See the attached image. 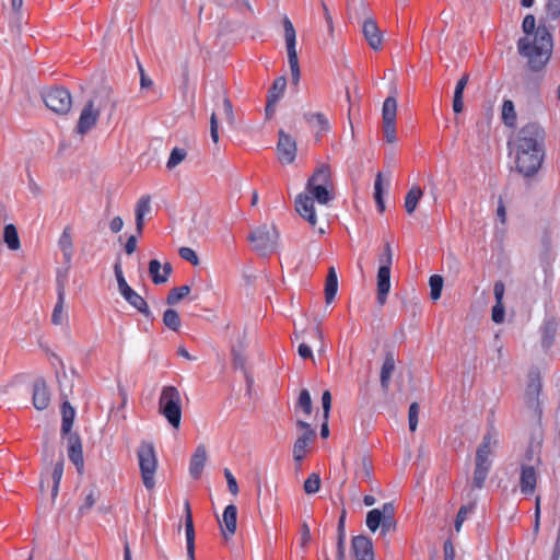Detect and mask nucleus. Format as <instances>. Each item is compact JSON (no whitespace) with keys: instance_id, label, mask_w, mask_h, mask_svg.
Returning a JSON list of instances; mask_svg holds the SVG:
<instances>
[{"instance_id":"obj_1","label":"nucleus","mask_w":560,"mask_h":560,"mask_svg":"<svg viewBox=\"0 0 560 560\" xmlns=\"http://www.w3.org/2000/svg\"><path fill=\"white\" fill-rule=\"evenodd\" d=\"M545 130L537 122H529L516 138V168L525 177L535 175L545 156Z\"/></svg>"},{"instance_id":"obj_2","label":"nucleus","mask_w":560,"mask_h":560,"mask_svg":"<svg viewBox=\"0 0 560 560\" xmlns=\"http://www.w3.org/2000/svg\"><path fill=\"white\" fill-rule=\"evenodd\" d=\"M518 52L528 59V66L533 71L541 70L550 59L552 51L551 34L545 26H538L534 38L525 36L517 42Z\"/></svg>"},{"instance_id":"obj_3","label":"nucleus","mask_w":560,"mask_h":560,"mask_svg":"<svg viewBox=\"0 0 560 560\" xmlns=\"http://www.w3.org/2000/svg\"><path fill=\"white\" fill-rule=\"evenodd\" d=\"M108 106L113 112L116 102L112 98V89L102 86L94 92L93 96L83 106L75 128L77 132L82 136L88 133L95 127L101 112Z\"/></svg>"},{"instance_id":"obj_4","label":"nucleus","mask_w":560,"mask_h":560,"mask_svg":"<svg viewBox=\"0 0 560 560\" xmlns=\"http://www.w3.org/2000/svg\"><path fill=\"white\" fill-rule=\"evenodd\" d=\"M159 412L167 422L178 429L182 420V397L175 386H164L159 397Z\"/></svg>"},{"instance_id":"obj_5","label":"nucleus","mask_w":560,"mask_h":560,"mask_svg":"<svg viewBox=\"0 0 560 560\" xmlns=\"http://www.w3.org/2000/svg\"><path fill=\"white\" fill-rule=\"evenodd\" d=\"M139 468L144 487L151 490L155 486L154 476L158 468V457L152 442L142 441L137 450Z\"/></svg>"},{"instance_id":"obj_6","label":"nucleus","mask_w":560,"mask_h":560,"mask_svg":"<svg viewBox=\"0 0 560 560\" xmlns=\"http://www.w3.org/2000/svg\"><path fill=\"white\" fill-rule=\"evenodd\" d=\"M279 231L272 225H260L255 229L248 236V241L253 244V248L262 256H268L276 252L279 241Z\"/></svg>"},{"instance_id":"obj_7","label":"nucleus","mask_w":560,"mask_h":560,"mask_svg":"<svg viewBox=\"0 0 560 560\" xmlns=\"http://www.w3.org/2000/svg\"><path fill=\"white\" fill-rule=\"evenodd\" d=\"M380 267L377 270V294L376 300L380 305H384L390 290V268L393 264V250L389 243L384 245V252L378 257Z\"/></svg>"},{"instance_id":"obj_8","label":"nucleus","mask_w":560,"mask_h":560,"mask_svg":"<svg viewBox=\"0 0 560 560\" xmlns=\"http://www.w3.org/2000/svg\"><path fill=\"white\" fill-rule=\"evenodd\" d=\"M541 377L537 371H530L528 374V382L524 393V401L527 409L532 412V417L536 420H540L542 409L540 406V394H541Z\"/></svg>"},{"instance_id":"obj_9","label":"nucleus","mask_w":560,"mask_h":560,"mask_svg":"<svg viewBox=\"0 0 560 560\" xmlns=\"http://www.w3.org/2000/svg\"><path fill=\"white\" fill-rule=\"evenodd\" d=\"M42 98L50 110L59 115L68 114L72 107L70 92L61 86L43 90Z\"/></svg>"},{"instance_id":"obj_10","label":"nucleus","mask_w":560,"mask_h":560,"mask_svg":"<svg viewBox=\"0 0 560 560\" xmlns=\"http://www.w3.org/2000/svg\"><path fill=\"white\" fill-rule=\"evenodd\" d=\"M283 28H284V37H285V45H287V51H288V61L291 69L292 80L298 83L300 80V67H299V59L298 54L295 49L296 44V34L294 26L289 18L283 19Z\"/></svg>"},{"instance_id":"obj_11","label":"nucleus","mask_w":560,"mask_h":560,"mask_svg":"<svg viewBox=\"0 0 560 560\" xmlns=\"http://www.w3.org/2000/svg\"><path fill=\"white\" fill-rule=\"evenodd\" d=\"M397 101L394 95L385 98L382 108L383 132L388 143H394L396 137Z\"/></svg>"},{"instance_id":"obj_12","label":"nucleus","mask_w":560,"mask_h":560,"mask_svg":"<svg viewBox=\"0 0 560 560\" xmlns=\"http://www.w3.org/2000/svg\"><path fill=\"white\" fill-rule=\"evenodd\" d=\"M296 142L282 129L278 132L277 155L282 164H292L296 158Z\"/></svg>"},{"instance_id":"obj_13","label":"nucleus","mask_w":560,"mask_h":560,"mask_svg":"<svg viewBox=\"0 0 560 560\" xmlns=\"http://www.w3.org/2000/svg\"><path fill=\"white\" fill-rule=\"evenodd\" d=\"M295 210L311 226L316 225L317 218L314 209V199L308 194H299L296 196Z\"/></svg>"},{"instance_id":"obj_14","label":"nucleus","mask_w":560,"mask_h":560,"mask_svg":"<svg viewBox=\"0 0 560 560\" xmlns=\"http://www.w3.org/2000/svg\"><path fill=\"white\" fill-rule=\"evenodd\" d=\"M351 549L357 560H374L373 544L366 536H354L351 540Z\"/></svg>"},{"instance_id":"obj_15","label":"nucleus","mask_w":560,"mask_h":560,"mask_svg":"<svg viewBox=\"0 0 560 560\" xmlns=\"http://www.w3.org/2000/svg\"><path fill=\"white\" fill-rule=\"evenodd\" d=\"M33 406L37 410H45L50 404V392L44 378H36L33 383Z\"/></svg>"},{"instance_id":"obj_16","label":"nucleus","mask_w":560,"mask_h":560,"mask_svg":"<svg viewBox=\"0 0 560 560\" xmlns=\"http://www.w3.org/2000/svg\"><path fill=\"white\" fill-rule=\"evenodd\" d=\"M362 33L364 38L366 39L369 46L373 50H380L383 46V34L378 28L375 20L369 18L364 20L362 25Z\"/></svg>"},{"instance_id":"obj_17","label":"nucleus","mask_w":560,"mask_h":560,"mask_svg":"<svg viewBox=\"0 0 560 560\" xmlns=\"http://www.w3.org/2000/svg\"><path fill=\"white\" fill-rule=\"evenodd\" d=\"M57 303L54 307L52 315H51V322L55 325L62 324L63 319L66 318L63 305H65V296H66V275L61 276L60 272L57 275Z\"/></svg>"},{"instance_id":"obj_18","label":"nucleus","mask_w":560,"mask_h":560,"mask_svg":"<svg viewBox=\"0 0 560 560\" xmlns=\"http://www.w3.org/2000/svg\"><path fill=\"white\" fill-rule=\"evenodd\" d=\"M68 456L77 467L78 471L82 472L84 467L82 443L77 433L69 434L68 436Z\"/></svg>"},{"instance_id":"obj_19","label":"nucleus","mask_w":560,"mask_h":560,"mask_svg":"<svg viewBox=\"0 0 560 560\" xmlns=\"http://www.w3.org/2000/svg\"><path fill=\"white\" fill-rule=\"evenodd\" d=\"M185 532H186V548L188 560H195V528L190 504L185 502Z\"/></svg>"},{"instance_id":"obj_20","label":"nucleus","mask_w":560,"mask_h":560,"mask_svg":"<svg viewBox=\"0 0 560 560\" xmlns=\"http://www.w3.org/2000/svg\"><path fill=\"white\" fill-rule=\"evenodd\" d=\"M537 483V474L533 466H522L520 488L521 492L525 495H530L535 492Z\"/></svg>"},{"instance_id":"obj_21","label":"nucleus","mask_w":560,"mask_h":560,"mask_svg":"<svg viewBox=\"0 0 560 560\" xmlns=\"http://www.w3.org/2000/svg\"><path fill=\"white\" fill-rule=\"evenodd\" d=\"M207 462V450L205 445H198L189 463V474L194 479L200 478Z\"/></svg>"},{"instance_id":"obj_22","label":"nucleus","mask_w":560,"mask_h":560,"mask_svg":"<svg viewBox=\"0 0 560 560\" xmlns=\"http://www.w3.org/2000/svg\"><path fill=\"white\" fill-rule=\"evenodd\" d=\"M236 517H237V509L234 504H230L224 509L222 515V532L225 539L235 534L236 530Z\"/></svg>"},{"instance_id":"obj_23","label":"nucleus","mask_w":560,"mask_h":560,"mask_svg":"<svg viewBox=\"0 0 560 560\" xmlns=\"http://www.w3.org/2000/svg\"><path fill=\"white\" fill-rule=\"evenodd\" d=\"M316 438L315 431L303 432L293 445V458L295 462H302L307 453V446Z\"/></svg>"},{"instance_id":"obj_24","label":"nucleus","mask_w":560,"mask_h":560,"mask_svg":"<svg viewBox=\"0 0 560 560\" xmlns=\"http://www.w3.org/2000/svg\"><path fill=\"white\" fill-rule=\"evenodd\" d=\"M124 299L138 312L144 315L147 318L151 317L152 313L145 302V300L139 295L133 289L130 287L120 293Z\"/></svg>"},{"instance_id":"obj_25","label":"nucleus","mask_w":560,"mask_h":560,"mask_svg":"<svg viewBox=\"0 0 560 560\" xmlns=\"http://www.w3.org/2000/svg\"><path fill=\"white\" fill-rule=\"evenodd\" d=\"M332 187L331 171L327 164H323L315 170L313 175L308 178L306 187L314 186Z\"/></svg>"},{"instance_id":"obj_26","label":"nucleus","mask_w":560,"mask_h":560,"mask_svg":"<svg viewBox=\"0 0 560 560\" xmlns=\"http://www.w3.org/2000/svg\"><path fill=\"white\" fill-rule=\"evenodd\" d=\"M395 364L396 361L394 353L392 351L386 352L380 375L381 386L385 393L389 389L390 378L395 370Z\"/></svg>"},{"instance_id":"obj_27","label":"nucleus","mask_w":560,"mask_h":560,"mask_svg":"<svg viewBox=\"0 0 560 560\" xmlns=\"http://www.w3.org/2000/svg\"><path fill=\"white\" fill-rule=\"evenodd\" d=\"M151 212V198L150 196H142L135 209V215H136V230L139 235L143 232L144 226V217Z\"/></svg>"},{"instance_id":"obj_28","label":"nucleus","mask_w":560,"mask_h":560,"mask_svg":"<svg viewBox=\"0 0 560 560\" xmlns=\"http://www.w3.org/2000/svg\"><path fill=\"white\" fill-rule=\"evenodd\" d=\"M58 246L62 253L66 265H70L73 256V242L71 228L66 226L59 237Z\"/></svg>"},{"instance_id":"obj_29","label":"nucleus","mask_w":560,"mask_h":560,"mask_svg":"<svg viewBox=\"0 0 560 560\" xmlns=\"http://www.w3.org/2000/svg\"><path fill=\"white\" fill-rule=\"evenodd\" d=\"M61 416H62V421H61V433L63 435H69L70 434V431H71V428L73 425V421H74V417H75V410L74 408L70 405V402L68 400H65L61 405Z\"/></svg>"},{"instance_id":"obj_30","label":"nucleus","mask_w":560,"mask_h":560,"mask_svg":"<svg viewBox=\"0 0 560 560\" xmlns=\"http://www.w3.org/2000/svg\"><path fill=\"white\" fill-rule=\"evenodd\" d=\"M338 291V277L334 267L328 269L325 283V300L326 303H331Z\"/></svg>"},{"instance_id":"obj_31","label":"nucleus","mask_w":560,"mask_h":560,"mask_svg":"<svg viewBox=\"0 0 560 560\" xmlns=\"http://www.w3.org/2000/svg\"><path fill=\"white\" fill-rule=\"evenodd\" d=\"M422 196H423V190L417 185L412 186L408 190V192L405 197V205H404L408 214L413 213V211L416 210L418 202Z\"/></svg>"},{"instance_id":"obj_32","label":"nucleus","mask_w":560,"mask_h":560,"mask_svg":"<svg viewBox=\"0 0 560 560\" xmlns=\"http://www.w3.org/2000/svg\"><path fill=\"white\" fill-rule=\"evenodd\" d=\"M330 189H332V187H325L319 185L314 187H306L308 195L320 205H327L332 199Z\"/></svg>"},{"instance_id":"obj_33","label":"nucleus","mask_w":560,"mask_h":560,"mask_svg":"<svg viewBox=\"0 0 560 560\" xmlns=\"http://www.w3.org/2000/svg\"><path fill=\"white\" fill-rule=\"evenodd\" d=\"M3 242L11 250H18L21 246L18 230L13 224H7L3 230Z\"/></svg>"},{"instance_id":"obj_34","label":"nucleus","mask_w":560,"mask_h":560,"mask_svg":"<svg viewBox=\"0 0 560 560\" xmlns=\"http://www.w3.org/2000/svg\"><path fill=\"white\" fill-rule=\"evenodd\" d=\"M384 514H385L384 506L382 508V510L373 509L368 512L365 523H366L368 528L372 533H375L378 529V527H381V524L384 518Z\"/></svg>"},{"instance_id":"obj_35","label":"nucleus","mask_w":560,"mask_h":560,"mask_svg":"<svg viewBox=\"0 0 560 560\" xmlns=\"http://www.w3.org/2000/svg\"><path fill=\"white\" fill-rule=\"evenodd\" d=\"M384 518L381 524L382 534L385 535L390 528H394L396 525L394 515H395V506L392 502L384 503Z\"/></svg>"},{"instance_id":"obj_36","label":"nucleus","mask_w":560,"mask_h":560,"mask_svg":"<svg viewBox=\"0 0 560 560\" xmlns=\"http://www.w3.org/2000/svg\"><path fill=\"white\" fill-rule=\"evenodd\" d=\"M285 88L287 79L284 77L277 78L268 91L267 98L272 100V102H279L285 91Z\"/></svg>"},{"instance_id":"obj_37","label":"nucleus","mask_w":560,"mask_h":560,"mask_svg":"<svg viewBox=\"0 0 560 560\" xmlns=\"http://www.w3.org/2000/svg\"><path fill=\"white\" fill-rule=\"evenodd\" d=\"M304 119L312 126H316L320 131H327L329 129L328 119L322 113H305Z\"/></svg>"},{"instance_id":"obj_38","label":"nucleus","mask_w":560,"mask_h":560,"mask_svg":"<svg viewBox=\"0 0 560 560\" xmlns=\"http://www.w3.org/2000/svg\"><path fill=\"white\" fill-rule=\"evenodd\" d=\"M502 120L509 126L513 127L516 121V112L514 103L511 100H505L502 105Z\"/></svg>"},{"instance_id":"obj_39","label":"nucleus","mask_w":560,"mask_h":560,"mask_svg":"<svg viewBox=\"0 0 560 560\" xmlns=\"http://www.w3.org/2000/svg\"><path fill=\"white\" fill-rule=\"evenodd\" d=\"M383 194H384L383 176H382V173H377V175L375 177V182H374V199H375V202H376V206H377V209L380 212L385 211Z\"/></svg>"},{"instance_id":"obj_40","label":"nucleus","mask_w":560,"mask_h":560,"mask_svg":"<svg viewBox=\"0 0 560 560\" xmlns=\"http://www.w3.org/2000/svg\"><path fill=\"white\" fill-rule=\"evenodd\" d=\"M190 293V287L189 285H182L173 288L166 298V303L168 305H175L177 304L182 299L187 296Z\"/></svg>"},{"instance_id":"obj_41","label":"nucleus","mask_w":560,"mask_h":560,"mask_svg":"<svg viewBox=\"0 0 560 560\" xmlns=\"http://www.w3.org/2000/svg\"><path fill=\"white\" fill-rule=\"evenodd\" d=\"M163 323L167 328L177 331L180 327V317L177 311L167 308L163 314Z\"/></svg>"},{"instance_id":"obj_42","label":"nucleus","mask_w":560,"mask_h":560,"mask_svg":"<svg viewBox=\"0 0 560 560\" xmlns=\"http://www.w3.org/2000/svg\"><path fill=\"white\" fill-rule=\"evenodd\" d=\"M345 520H346V511L342 512V514L338 521L337 557L341 558V559L345 557V539H346Z\"/></svg>"},{"instance_id":"obj_43","label":"nucleus","mask_w":560,"mask_h":560,"mask_svg":"<svg viewBox=\"0 0 560 560\" xmlns=\"http://www.w3.org/2000/svg\"><path fill=\"white\" fill-rule=\"evenodd\" d=\"M490 468L486 466H480V464L475 466L474 477H472V486L476 489H481L483 483L488 477Z\"/></svg>"},{"instance_id":"obj_44","label":"nucleus","mask_w":560,"mask_h":560,"mask_svg":"<svg viewBox=\"0 0 560 560\" xmlns=\"http://www.w3.org/2000/svg\"><path fill=\"white\" fill-rule=\"evenodd\" d=\"M430 285V296L433 301H436L441 298L442 289H443V278L439 275H433L429 279Z\"/></svg>"},{"instance_id":"obj_45","label":"nucleus","mask_w":560,"mask_h":560,"mask_svg":"<svg viewBox=\"0 0 560 560\" xmlns=\"http://www.w3.org/2000/svg\"><path fill=\"white\" fill-rule=\"evenodd\" d=\"M320 488V477L318 474H311L307 479L304 481L303 489L307 494H315L319 491Z\"/></svg>"},{"instance_id":"obj_46","label":"nucleus","mask_w":560,"mask_h":560,"mask_svg":"<svg viewBox=\"0 0 560 560\" xmlns=\"http://www.w3.org/2000/svg\"><path fill=\"white\" fill-rule=\"evenodd\" d=\"M187 156V152L183 148H174L170 154L168 161L166 163V167L168 170H173L178 164H180L185 158Z\"/></svg>"},{"instance_id":"obj_47","label":"nucleus","mask_w":560,"mask_h":560,"mask_svg":"<svg viewBox=\"0 0 560 560\" xmlns=\"http://www.w3.org/2000/svg\"><path fill=\"white\" fill-rule=\"evenodd\" d=\"M491 450L487 445H479L476 452V465L486 466L491 468L490 459Z\"/></svg>"},{"instance_id":"obj_48","label":"nucleus","mask_w":560,"mask_h":560,"mask_svg":"<svg viewBox=\"0 0 560 560\" xmlns=\"http://www.w3.org/2000/svg\"><path fill=\"white\" fill-rule=\"evenodd\" d=\"M160 270H161L160 261L158 259H152L149 262V272L152 277L153 283H155V284H161V283L166 282V276H162L160 273Z\"/></svg>"},{"instance_id":"obj_49","label":"nucleus","mask_w":560,"mask_h":560,"mask_svg":"<svg viewBox=\"0 0 560 560\" xmlns=\"http://www.w3.org/2000/svg\"><path fill=\"white\" fill-rule=\"evenodd\" d=\"M298 407L301 408L305 415H311L312 412V398L311 394L307 389H302L300 392V396L298 399Z\"/></svg>"},{"instance_id":"obj_50","label":"nucleus","mask_w":560,"mask_h":560,"mask_svg":"<svg viewBox=\"0 0 560 560\" xmlns=\"http://www.w3.org/2000/svg\"><path fill=\"white\" fill-rule=\"evenodd\" d=\"M474 508H475L474 504L460 506V509L456 515V520H455V524H454L455 530L457 533L460 532L463 523L467 518V515L474 511Z\"/></svg>"},{"instance_id":"obj_51","label":"nucleus","mask_w":560,"mask_h":560,"mask_svg":"<svg viewBox=\"0 0 560 560\" xmlns=\"http://www.w3.org/2000/svg\"><path fill=\"white\" fill-rule=\"evenodd\" d=\"M372 470L371 463L366 458H363L360 468L355 471V477L360 480L369 481Z\"/></svg>"},{"instance_id":"obj_52","label":"nucleus","mask_w":560,"mask_h":560,"mask_svg":"<svg viewBox=\"0 0 560 560\" xmlns=\"http://www.w3.org/2000/svg\"><path fill=\"white\" fill-rule=\"evenodd\" d=\"M418 415H419V405H418V402H412L409 406V411H408L409 429L411 432H415L417 430Z\"/></svg>"},{"instance_id":"obj_53","label":"nucleus","mask_w":560,"mask_h":560,"mask_svg":"<svg viewBox=\"0 0 560 560\" xmlns=\"http://www.w3.org/2000/svg\"><path fill=\"white\" fill-rule=\"evenodd\" d=\"M98 499V492L95 489H91L84 498L83 504L80 506V512L84 513L92 509Z\"/></svg>"},{"instance_id":"obj_54","label":"nucleus","mask_w":560,"mask_h":560,"mask_svg":"<svg viewBox=\"0 0 560 560\" xmlns=\"http://www.w3.org/2000/svg\"><path fill=\"white\" fill-rule=\"evenodd\" d=\"M179 256L184 259L192 264L194 266H197L199 264V258L196 254V252L190 247H180L179 248Z\"/></svg>"},{"instance_id":"obj_55","label":"nucleus","mask_w":560,"mask_h":560,"mask_svg":"<svg viewBox=\"0 0 560 560\" xmlns=\"http://www.w3.org/2000/svg\"><path fill=\"white\" fill-rule=\"evenodd\" d=\"M114 272H115V277H116V280H117V284H118V290L119 292H124L126 289L129 288L125 277H124V273H122V270H121V266L119 262H116L115 266H114Z\"/></svg>"},{"instance_id":"obj_56","label":"nucleus","mask_w":560,"mask_h":560,"mask_svg":"<svg viewBox=\"0 0 560 560\" xmlns=\"http://www.w3.org/2000/svg\"><path fill=\"white\" fill-rule=\"evenodd\" d=\"M546 9L550 19H558L560 16V0H548Z\"/></svg>"},{"instance_id":"obj_57","label":"nucleus","mask_w":560,"mask_h":560,"mask_svg":"<svg viewBox=\"0 0 560 560\" xmlns=\"http://www.w3.org/2000/svg\"><path fill=\"white\" fill-rule=\"evenodd\" d=\"M323 417L324 420L328 421L329 412L331 408V394L329 390H325L322 395Z\"/></svg>"},{"instance_id":"obj_58","label":"nucleus","mask_w":560,"mask_h":560,"mask_svg":"<svg viewBox=\"0 0 560 560\" xmlns=\"http://www.w3.org/2000/svg\"><path fill=\"white\" fill-rule=\"evenodd\" d=\"M224 477H225L226 482H228L229 491L233 495H236L238 493V486H237L236 479L234 478V476L232 475L230 469H228V468L224 469Z\"/></svg>"},{"instance_id":"obj_59","label":"nucleus","mask_w":560,"mask_h":560,"mask_svg":"<svg viewBox=\"0 0 560 560\" xmlns=\"http://www.w3.org/2000/svg\"><path fill=\"white\" fill-rule=\"evenodd\" d=\"M535 25H536L535 16L532 14H528L523 20L522 28L525 34L530 35L535 31Z\"/></svg>"},{"instance_id":"obj_60","label":"nucleus","mask_w":560,"mask_h":560,"mask_svg":"<svg viewBox=\"0 0 560 560\" xmlns=\"http://www.w3.org/2000/svg\"><path fill=\"white\" fill-rule=\"evenodd\" d=\"M504 305L503 303H495L492 307V320L497 324H500L504 320Z\"/></svg>"},{"instance_id":"obj_61","label":"nucleus","mask_w":560,"mask_h":560,"mask_svg":"<svg viewBox=\"0 0 560 560\" xmlns=\"http://www.w3.org/2000/svg\"><path fill=\"white\" fill-rule=\"evenodd\" d=\"M62 475H63V459L61 458L54 466V469L51 472L52 482L60 483Z\"/></svg>"},{"instance_id":"obj_62","label":"nucleus","mask_w":560,"mask_h":560,"mask_svg":"<svg viewBox=\"0 0 560 560\" xmlns=\"http://www.w3.org/2000/svg\"><path fill=\"white\" fill-rule=\"evenodd\" d=\"M311 541V529L306 523L301 525V540L300 545L302 548L306 547V545Z\"/></svg>"},{"instance_id":"obj_63","label":"nucleus","mask_w":560,"mask_h":560,"mask_svg":"<svg viewBox=\"0 0 560 560\" xmlns=\"http://www.w3.org/2000/svg\"><path fill=\"white\" fill-rule=\"evenodd\" d=\"M504 292H505L504 283L502 281L495 282L494 287H493L495 303H503Z\"/></svg>"},{"instance_id":"obj_64","label":"nucleus","mask_w":560,"mask_h":560,"mask_svg":"<svg viewBox=\"0 0 560 560\" xmlns=\"http://www.w3.org/2000/svg\"><path fill=\"white\" fill-rule=\"evenodd\" d=\"M444 560H455V549L451 540H446L443 546Z\"/></svg>"}]
</instances>
